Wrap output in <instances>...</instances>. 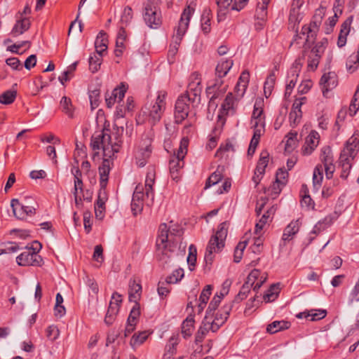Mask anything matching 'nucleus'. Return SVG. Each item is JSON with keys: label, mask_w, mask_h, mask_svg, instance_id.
Returning a JSON list of instances; mask_svg holds the SVG:
<instances>
[{"label": "nucleus", "mask_w": 359, "mask_h": 359, "mask_svg": "<svg viewBox=\"0 0 359 359\" xmlns=\"http://www.w3.org/2000/svg\"><path fill=\"white\" fill-rule=\"evenodd\" d=\"M126 90L127 86L121 83L120 86H117L112 90L111 95L107 93L105 95V102L107 107L111 108L115 102L119 103L121 102L125 96Z\"/></svg>", "instance_id": "2eb2a0df"}, {"label": "nucleus", "mask_w": 359, "mask_h": 359, "mask_svg": "<svg viewBox=\"0 0 359 359\" xmlns=\"http://www.w3.org/2000/svg\"><path fill=\"white\" fill-rule=\"evenodd\" d=\"M271 0H258L255 11V17L260 20H265L267 17L268 5Z\"/></svg>", "instance_id": "e433bc0d"}, {"label": "nucleus", "mask_w": 359, "mask_h": 359, "mask_svg": "<svg viewBox=\"0 0 359 359\" xmlns=\"http://www.w3.org/2000/svg\"><path fill=\"white\" fill-rule=\"evenodd\" d=\"M263 114V109H262V101L261 100H256L255 105H254V109L252 114V118L255 120V123H253V127L257 128L258 127L259 124L264 125L262 123V115Z\"/></svg>", "instance_id": "58836bf2"}, {"label": "nucleus", "mask_w": 359, "mask_h": 359, "mask_svg": "<svg viewBox=\"0 0 359 359\" xmlns=\"http://www.w3.org/2000/svg\"><path fill=\"white\" fill-rule=\"evenodd\" d=\"M142 292V286L140 283L137 282L135 279L130 280L129 282V290H128V298L129 301L135 302L137 304V302L140 298Z\"/></svg>", "instance_id": "a878e982"}, {"label": "nucleus", "mask_w": 359, "mask_h": 359, "mask_svg": "<svg viewBox=\"0 0 359 359\" xmlns=\"http://www.w3.org/2000/svg\"><path fill=\"white\" fill-rule=\"evenodd\" d=\"M144 194L142 188H140L139 186L136 187L131 201V211L135 216L142 211Z\"/></svg>", "instance_id": "f3484780"}, {"label": "nucleus", "mask_w": 359, "mask_h": 359, "mask_svg": "<svg viewBox=\"0 0 359 359\" xmlns=\"http://www.w3.org/2000/svg\"><path fill=\"white\" fill-rule=\"evenodd\" d=\"M353 18L349 16L346 20L341 24V29L339 34L337 46L339 48L344 47L346 43V38L351 30V25L352 24Z\"/></svg>", "instance_id": "5701e85b"}, {"label": "nucleus", "mask_w": 359, "mask_h": 359, "mask_svg": "<svg viewBox=\"0 0 359 359\" xmlns=\"http://www.w3.org/2000/svg\"><path fill=\"white\" fill-rule=\"evenodd\" d=\"M320 161L323 163L322 165L330 164L333 163V155L332 149L330 147H324L321 149Z\"/></svg>", "instance_id": "3c124183"}, {"label": "nucleus", "mask_w": 359, "mask_h": 359, "mask_svg": "<svg viewBox=\"0 0 359 359\" xmlns=\"http://www.w3.org/2000/svg\"><path fill=\"white\" fill-rule=\"evenodd\" d=\"M299 8L300 7H297L296 6H292L290 11V15H289V22L290 23H294V26H295L297 24H299L300 21L302 20V17L299 14ZM294 28V27H293Z\"/></svg>", "instance_id": "13d9d810"}, {"label": "nucleus", "mask_w": 359, "mask_h": 359, "mask_svg": "<svg viewBox=\"0 0 359 359\" xmlns=\"http://www.w3.org/2000/svg\"><path fill=\"white\" fill-rule=\"evenodd\" d=\"M151 334V332H149V330L135 333L130 341L131 347L133 349H135L137 347L141 346L148 339Z\"/></svg>", "instance_id": "7c9ffc66"}, {"label": "nucleus", "mask_w": 359, "mask_h": 359, "mask_svg": "<svg viewBox=\"0 0 359 359\" xmlns=\"http://www.w3.org/2000/svg\"><path fill=\"white\" fill-rule=\"evenodd\" d=\"M100 175V186L107 187L109 174L110 172V161L109 159L104 158L102 165L98 168Z\"/></svg>", "instance_id": "cd10ccee"}, {"label": "nucleus", "mask_w": 359, "mask_h": 359, "mask_svg": "<svg viewBox=\"0 0 359 359\" xmlns=\"http://www.w3.org/2000/svg\"><path fill=\"white\" fill-rule=\"evenodd\" d=\"M156 172L154 168H149L145 180V196L147 198L151 197V201H154V191L153 185L155 183Z\"/></svg>", "instance_id": "b1692460"}, {"label": "nucleus", "mask_w": 359, "mask_h": 359, "mask_svg": "<svg viewBox=\"0 0 359 359\" xmlns=\"http://www.w3.org/2000/svg\"><path fill=\"white\" fill-rule=\"evenodd\" d=\"M339 216V213L334 211V212L325 217L323 219L318 221V222L323 224L325 227L328 228L333 224L334 221L338 219Z\"/></svg>", "instance_id": "774afa93"}, {"label": "nucleus", "mask_w": 359, "mask_h": 359, "mask_svg": "<svg viewBox=\"0 0 359 359\" xmlns=\"http://www.w3.org/2000/svg\"><path fill=\"white\" fill-rule=\"evenodd\" d=\"M269 154L266 150L262 151L260 154L259 159L257 162L255 171L257 173L264 174L265 169L268 165Z\"/></svg>", "instance_id": "a19ab883"}, {"label": "nucleus", "mask_w": 359, "mask_h": 359, "mask_svg": "<svg viewBox=\"0 0 359 359\" xmlns=\"http://www.w3.org/2000/svg\"><path fill=\"white\" fill-rule=\"evenodd\" d=\"M356 140L357 138L352 136L346 143L345 147L340 154L341 159L342 161H353L356 155Z\"/></svg>", "instance_id": "4be33fe9"}, {"label": "nucleus", "mask_w": 359, "mask_h": 359, "mask_svg": "<svg viewBox=\"0 0 359 359\" xmlns=\"http://www.w3.org/2000/svg\"><path fill=\"white\" fill-rule=\"evenodd\" d=\"M339 164L341 167V172L340 177L342 179L346 180L348 177L350 170L352 168L351 161L347 160L344 161L342 159H341V158H339Z\"/></svg>", "instance_id": "052dcab7"}, {"label": "nucleus", "mask_w": 359, "mask_h": 359, "mask_svg": "<svg viewBox=\"0 0 359 359\" xmlns=\"http://www.w3.org/2000/svg\"><path fill=\"white\" fill-rule=\"evenodd\" d=\"M182 234L183 229L177 224L169 226L165 223L160 224L156 242V257L158 261L163 264L168 262Z\"/></svg>", "instance_id": "f257e3e1"}, {"label": "nucleus", "mask_w": 359, "mask_h": 359, "mask_svg": "<svg viewBox=\"0 0 359 359\" xmlns=\"http://www.w3.org/2000/svg\"><path fill=\"white\" fill-rule=\"evenodd\" d=\"M180 339L178 333L173 334L169 339L168 344L165 346V356L168 354L170 355L168 359H170L177 353V346L180 343Z\"/></svg>", "instance_id": "2f4dec72"}, {"label": "nucleus", "mask_w": 359, "mask_h": 359, "mask_svg": "<svg viewBox=\"0 0 359 359\" xmlns=\"http://www.w3.org/2000/svg\"><path fill=\"white\" fill-rule=\"evenodd\" d=\"M209 332V328L207 327V325L205 322H203V325H201L195 336V341L196 343L202 342L205 337V335Z\"/></svg>", "instance_id": "338daca9"}, {"label": "nucleus", "mask_w": 359, "mask_h": 359, "mask_svg": "<svg viewBox=\"0 0 359 359\" xmlns=\"http://www.w3.org/2000/svg\"><path fill=\"white\" fill-rule=\"evenodd\" d=\"M11 206L13 215L18 219H25L28 216H32L35 214V208L34 207L22 204L17 198L11 200Z\"/></svg>", "instance_id": "f8f14e48"}, {"label": "nucleus", "mask_w": 359, "mask_h": 359, "mask_svg": "<svg viewBox=\"0 0 359 359\" xmlns=\"http://www.w3.org/2000/svg\"><path fill=\"white\" fill-rule=\"evenodd\" d=\"M210 10L205 9L201 15V29L205 34L210 31Z\"/></svg>", "instance_id": "09e8293b"}, {"label": "nucleus", "mask_w": 359, "mask_h": 359, "mask_svg": "<svg viewBox=\"0 0 359 359\" xmlns=\"http://www.w3.org/2000/svg\"><path fill=\"white\" fill-rule=\"evenodd\" d=\"M288 177L287 172L283 168H279L276 175V183L273 185V189L276 194L280 193L281 189L280 185L284 186L286 184L287 178Z\"/></svg>", "instance_id": "72a5a7b5"}, {"label": "nucleus", "mask_w": 359, "mask_h": 359, "mask_svg": "<svg viewBox=\"0 0 359 359\" xmlns=\"http://www.w3.org/2000/svg\"><path fill=\"white\" fill-rule=\"evenodd\" d=\"M232 93H229L222 104L220 113L222 115H227L230 111L235 112V104L238 102Z\"/></svg>", "instance_id": "bb28decb"}, {"label": "nucleus", "mask_w": 359, "mask_h": 359, "mask_svg": "<svg viewBox=\"0 0 359 359\" xmlns=\"http://www.w3.org/2000/svg\"><path fill=\"white\" fill-rule=\"evenodd\" d=\"M118 312V311L116 306H114L113 304L112 306H109L104 318V323L107 325H111L115 320Z\"/></svg>", "instance_id": "6e6d98bb"}, {"label": "nucleus", "mask_w": 359, "mask_h": 359, "mask_svg": "<svg viewBox=\"0 0 359 359\" xmlns=\"http://www.w3.org/2000/svg\"><path fill=\"white\" fill-rule=\"evenodd\" d=\"M88 94L92 109L97 108L100 104V90L99 89L89 90Z\"/></svg>", "instance_id": "bf43d9fd"}, {"label": "nucleus", "mask_w": 359, "mask_h": 359, "mask_svg": "<svg viewBox=\"0 0 359 359\" xmlns=\"http://www.w3.org/2000/svg\"><path fill=\"white\" fill-rule=\"evenodd\" d=\"M167 93L163 90L158 92V95L154 103L147 109L148 111H143L148 115V121L151 125L159 122L165 109V98Z\"/></svg>", "instance_id": "39448f33"}, {"label": "nucleus", "mask_w": 359, "mask_h": 359, "mask_svg": "<svg viewBox=\"0 0 359 359\" xmlns=\"http://www.w3.org/2000/svg\"><path fill=\"white\" fill-rule=\"evenodd\" d=\"M326 315L327 311L325 309H311L308 312L300 313L297 316L299 318L303 317L306 318H310V320L316 321L323 319Z\"/></svg>", "instance_id": "c756f323"}, {"label": "nucleus", "mask_w": 359, "mask_h": 359, "mask_svg": "<svg viewBox=\"0 0 359 359\" xmlns=\"http://www.w3.org/2000/svg\"><path fill=\"white\" fill-rule=\"evenodd\" d=\"M201 76L198 72H195L189 76L187 90L185 94L181 96L186 97V99L192 104H198L201 100Z\"/></svg>", "instance_id": "6e6552de"}, {"label": "nucleus", "mask_w": 359, "mask_h": 359, "mask_svg": "<svg viewBox=\"0 0 359 359\" xmlns=\"http://www.w3.org/2000/svg\"><path fill=\"white\" fill-rule=\"evenodd\" d=\"M358 94H359V86L358 87V88L353 95V97L352 98V100L351 102V104H350V106L348 108V113L351 116H355L359 109L358 102Z\"/></svg>", "instance_id": "0e129e2a"}, {"label": "nucleus", "mask_w": 359, "mask_h": 359, "mask_svg": "<svg viewBox=\"0 0 359 359\" xmlns=\"http://www.w3.org/2000/svg\"><path fill=\"white\" fill-rule=\"evenodd\" d=\"M106 33L104 31H100L95 41V53L97 54L102 55L107 48V39L105 37Z\"/></svg>", "instance_id": "c9c22d12"}, {"label": "nucleus", "mask_w": 359, "mask_h": 359, "mask_svg": "<svg viewBox=\"0 0 359 359\" xmlns=\"http://www.w3.org/2000/svg\"><path fill=\"white\" fill-rule=\"evenodd\" d=\"M16 95V90H6L0 95V103L10 104L15 101Z\"/></svg>", "instance_id": "603ef678"}, {"label": "nucleus", "mask_w": 359, "mask_h": 359, "mask_svg": "<svg viewBox=\"0 0 359 359\" xmlns=\"http://www.w3.org/2000/svg\"><path fill=\"white\" fill-rule=\"evenodd\" d=\"M302 67V60L300 58L296 59L288 72V79L290 80L288 83L286 85L285 93V95H290L291 94L292 90L295 86L296 83L297 81V79L301 71Z\"/></svg>", "instance_id": "4468645a"}, {"label": "nucleus", "mask_w": 359, "mask_h": 359, "mask_svg": "<svg viewBox=\"0 0 359 359\" xmlns=\"http://www.w3.org/2000/svg\"><path fill=\"white\" fill-rule=\"evenodd\" d=\"M224 247V244L222 242L217 240L216 241H212V237L210 238L208 244L206 248L205 254V261L206 264H211L213 261V254L219 252Z\"/></svg>", "instance_id": "412c9836"}, {"label": "nucleus", "mask_w": 359, "mask_h": 359, "mask_svg": "<svg viewBox=\"0 0 359 359\" xmlns=\"http://www.w3.org/2000/svg\"><path fill=\"white\" fill-rule=\"evenodd\" d=\"M140 315V307L138 304H135L130 312L129 316L127 320L128 324H133L136 325L137 319Z\"/></svg>", "instance_id": "69168bd1"}, {"label": "nucleus", "mask_w": 359, "mask_h": 359, "mask_svg": "<svg viewBox=\"0 0 359 359\" xmlns=\"http://www.w3.org/2000/svg\"><path fill=\"white\" fill-rule=\"evenodd\" d=\"M276 82V74L272 72L266 78L264 85V93L266 97H269L273 89Z\"/></svg>", "instance_id": "49530a36"}, {"label": "nucleus", "mask_w": 359, "mask_h": 359, "mask_svg": "<svg viewBox=\"0 0 359 359\" xmlns=\"http://www.w3.org/2000/svg\"><path fill=\"white\" fill-rule=\"evenodd\" d=\"M60 107L62 111L64 114H65L69 118H73L74 117V107L69 97L67 96H63L60 102Z\"/></svg>", "instance_id": "f704fd0d"}, {"label": "nucleus", "mask_w": 359, "mask_h": 359, "mask_svg": "<svg viewBox=\"0 0 359 359\" xmlns=\"http://www.w3.org/2000/svg\"><path fill=\"white\" fill-rule=\"evenodd\" d=\"M197 259V249L196 246L191 244L189 248V255L187 257V264L190 271L194 269Z\"/></svg>", "instance_id": "8fccbe9b"}, {"label": "nucleus", "mask_w": 359, "mask_h": 359, "mask_svg": "<svg viewBox=\"0 0 359 359\" xmlns=\"http://www.w3.org/2000/svg\"><path fill=\"white\" fill-rule=\"evenodd\" d=\"M227 227L226 222L221 223L217 228V230L214 236H212V241H216L218 240L224 244V241L227 236Z\"/></svg>", "instance_id": "37998d69"}, {"label": "nucleus", "mask_w": 359, "mask_h": 359, "mask_svg": "<svg viewBox=\"0 0 359 359\" xmlns=\"http://www.w3.org/2000/svg\"><path fill=\"white\" fill-rule=\"evenodd\" d=\"M320 135L316 130H312L306 137L305 143L302 147V154L304 155H310L318 145Z\"/></svg>", "instance_id": "aec40b11"}, {"label": "nucleus", "mask_w": 359, "mask_h": 359, "mask_svg": "<svg viewBox=\"0 0 359 359\" xmlns=\"http://www.w3.org/2000/svg\"><path fill=\"white\" fill-rule=\"evenodd\" d=\"M301 223L299 219L292 221L284 229L282 240L285 242L290 241L299 230Z\"/></svg>", "instance_id": "393cba45"}, {"label": "nucleus", "mask_w": 359, "mask_h": 359, "mask_svg": "<svg viewBox=\"0 0 359 359\" xmlns=\"http://www.w3.org/2000/svg\"><path fill=\"white\" fill-rule=\"evenodd\" d=\"M278 287L276 285H272L267 292L264 294L263 299L266 302L273 301L278 296Z\"/></svg>", "instance_id": "680f3d73"}, {"label": "nucleus", "mask_w": 359, "mask_h": 359, "mask_svg": "<svg viewBox=\"0 0 359 359\" xmlns=\"http://www.w3.org/2000/svg\"><path fill=\"white\" fill-rule=\"evenodd\" d=\"M143 18L146 25L151 29H157L162 24L161 10L154 1L148 0L144 4Z\"/></svg>", "instance_id": "423d86ee"}, {"label": "nucleus", "mask_w": 359, "mask_h": 359, "mask_svg": "<svg viewBox=\"0 0 359 359\" xmlns=\"http://www.w3.org/2000/svg\"><path fill=\"white\" fill-rule=\"evenodd\" d=\"M122 142L119 137L116 138V142H113L110 135V130L103 128L92 136L90 146L95 151L93 158L98 154V151L100 149H102L104 157L111 158L119 151Z\"/></svg>", "instance_id": "7ed1b4c3"}, {"label": "nucleus", "mask_w": 359, "mask_h": 359, "mask_svg": "<svg viewBox=\"0 0 359 359\" xmlns=\"http://www.w3.org/2000/svg\"><path fill=\"white\" fill-rule=\"evenodd\" d=\"M30 27V21L27 18H20L17 20L16 23L13 26L11 34L14 36H17L23 34L25 32L28 30Z\"/></svg>", "instance_id": "c85d7f7f"}, {"label": "nucleus", "mask_w": 359, "mask_h": 359, "mask_svg": "<svg viewBox=\"0 0 359 359\" xmlns=\"http://www.w3.org/2000/svg\"><path fill=\"white\" fill-rule=\"evenodd\" d=\"M321 22H322L318 20L312 18L309 25H304L302 27L301 34L303 36L306 35L304 47H306L309 43H313L315 41Z\"/></svg>", "instance_id": "ddd939ff"}, {"label": "nucleus", "mask_w": 359, "mask_h": 359, "mask_svg": "<svg viewBox=\"0 0 359 359\" xmlns=\"http://www.w3.org/2000/svg\"><path fill=\"white\" fill-rule=\"evenodd\" d=\"M102 55L93 53L90 55L88 62H89V69L92 73L97 72L102 64Z\"/></svg>", "instance_id": "79ce46f5"}, {"label": "nucleus", "mask_w": 359, "mask_h": 359, "mask_svg": "<svg viewBox=\"0 0 359 359\" xmlns=\"http://www.w3.org/2000/svg\"><path fill=\"white\" fill-rule=\"evenodd\" d=\"M195 6L196 4L194 2H191L186 6L181 15L178 25L175 28L172 41L170 46L168 53V61L170 63L173 62L175 60V57L178 52L179 46L183 36L187 31L191 18L195 11Z\"/></svg>", "instance_id": "f03ea898"}, {"label": "nucleus", "mask_w": 359, "mask_h": 359, "mask_svg": "<svg viewBox=\"0 0 359 359\" xmlns=\"http://www.w3.org/2000/svg\"><path fill=\"white\" fill-rule=\"evenodd\" d=\"M194 320L193 318H187L182 324V334L184 339L191 336Z\"/></svg>", "instance_id": "c03bdc74"}, {"label": "nucleus", "mask_w": 359, "mask_h": 359, "mask_svg": "<svg viewBox=\"0 0 359 359\" xmlns=\"http://www.w3.org/2000/svg\"><path fill=\"white\" fill-rule=\"evenodd\" d=\"M227 86L224 85V81L221 79H215L213 83L210 84L206 88L207 96L216 97L221 98L226 91Z\"/></svg>", "instance_id": "a211bd4d"}, {"label": "nucleus", "mask_w": 359, "mask_h": 359, "mask_svg": "<svg viewBox=\"0 0 359 359\" xmlns=\"http://www.w3.org/2000/svg\"><path fill=\"white\" fill-rule=\"evenodd\" d=\"M233 308V302L226 304L222 308L216 313L214 319H218L219 320H224V324L227 320L230 312Z\"/></svg>", "instance_id": "a18cd8bd"}, {"label": "nucleus", "mask_w": 359, "mask_h": 359, "mask_svg": "<svg viewBox=\"0 0 359 359\" xmlns=\"http://www.w3.org/2000/svg\"><path fill=\"white\" fill-rule=\"evenodd\" d=\"M327 39L324 38L320 41L318 42L311 50V55L322 57L327 45Z\"/></svg>", "instance_id": "864d4df0"}, {"label": "nucleus", "mask_w": 359, "mask_h": 359, "mask_svg": "<svg viewBox=\"0 0 359 359\" xmlns=\"http://www.w3.org/2000/svg\"><path fill=\"white\" fill-rule=\"evenodd\" d=\"M250 80V73L248 71H243L238 81L235 86L234 88V93H235V97L237 100H240L245 95L248 83Z\"/></svg>", "instance_id": "6ab92c4d"}, {"label": "nucleus", "mask_w": 359, "mask_h": 359, "mask_svg": "<svg viewBox=\"0 0 359 359\" xmlns=\"http://www.w3.org/2000/svg\"><path fill=\"white\" fill-rule=\"evenodd\" d=\"M35 247H32L27 251L22 252L16 257V262L20 266H39L42 264L43 259L38 255V252L41 248V245L38 241H34Z\"/></svg>", "instance_id": "0eeeda50"}, {"label": "nucleus", "mask_w": 359, "mask_h": 359, "mask_svg": "<svg viewBox=\"0 0 359 359\" xmlns=\"http://www.w3.org/2000/svg\"><path fill=\"white\" fill-rule=\"evenodd\" d=\"M189 140L182 138L180 146L169 160V170L172 180L178 181L180 178L181 169L184 165V158L187 154Z\"/></svg>", "instance_id": "20e7f679"}, {"label": "nucleus", "mask_w": 359, "mask_h": 359, "mask_svg": "<svg viewBox=\"0 0 359 359\" xmlns=\"http://www.w3.org/2000/svg\"><path fill=\"white\" fill-rule=\"evenodd\" d=\"M338 84L337 74L333 72L324 74L320 79V85L324 97H327L329 91L334 89Z\"/></svg>", "instance_id": "dca6fc26"}, {"label": "nucleus", "mask_w": 359, "mask_h": 359, "mask_svg": "<svg viewBox=\"0 0 359 359\" xmlns=\"http://www.w3.org/2000/svg\"><path fill=\"white\" fill-rule=\"evenodd\" d=\"M323 179V167L321 164H318L313 170V187L316 191H318L321 187Z\"/></svg>", "instance_id": "4c0bfd02"}, {"label": "nucleus", "mask_w": 359, "mask_h": 359, "mask_svg": "<svg viewBox=\"0 0 359 359\" xmlns=\"http://www.w3.org/2000/svg\"><path fill=\"white\" fill-rule=\"evenodd\" d=\"M151 139L147 135H144L135 151V156L137 165L144 167L151 154Z\"/></svg>", "instance_id": "1a4fd4ad"}, {"label": "nucleus", "mask_w": 359, "mask_h": 359, "mask_svg": "<svg viewBox=\"0 0 359 359\" xmlns=\"http://www.w3.org/2000/svg\"><path fill=\"white\" fill-rule=\"evenodd\" d=\"M222 179V175L219 172L218 169L214 172L206 180L204 189H207L210 187L217 184Z\"/></svg>", "instance_id": "5fc2aeb1"}, {"label": "nucleus", "mask_w": 359, "mask_h": 359, "mask_svg": "<svg viewBox=\"0 0 359 359\" xmlns=\"http://www.w3.org/2000/svg\"><path fill=\"white\" fill-rule=\"evenodd\" d=\"M221 301V297H217V294H216L208 305L205 316V320H207L210 317H212L214 315V312L219 306Z\"/></svg>", "instance_id": "de8ad7c7"}, {"label": "nucleus", "mask_w": 359, "mask_h": 359, "mask_svg": "<svg viewBox=\"0 0 359 359\" xmlns=\"http://www.w3.org/2000/svg\"><path fill=\"white\" fill-rule=\"evenodd\" d=\"M189 101L186 97L180 96L176 100L174 111L175 123L180 124L184 121L189 112Z\"/></svg>", "instance_id": "9d476101"}, {"label": "nucleus", "mask_w": 359, "mask_h": 359, "mask_svg": "<svg viewBox=\"0 0 359 359\" xmlns=\"http://www.w3.org/2000/svg\"><path fill=\"white\" fill-rule=\"evenodd\" d=\"M170 284V283H167L166 279L164 282L159 281L158 284L157 291L158 295L161 298L165 297L170 293L171 290L170 287L169 286Z\"/></svg>", "instance_id": "e2e57ef3"}, {"label": "nucleus", "mask_w": 359, "mask_h": 359, "mask_svg": "<svg viewBox=\"0 0 359 359\" xmlns=\"http://www.w3.org/2000/svg\"><path fill=\"white\" fill-rule=\"evenodd\" d=\"M260 271L258 269L252 270L247 277L246 281L241 287L238 294L236 296L233 302H240L241 301L247 298L248 293L250 291L251 287L255 283V281L259 277Z\"/></svg>", "instance_id": "9b49d317"}, {"label": "nucleus", "mask_w": 359, "mask_h": 359, "mask_svg": "<svg viewBox=\"0 0 359 359\" xmlns=\"http://www.w3.org/2000/svg\"><path fill=\"white\" fill-rule=\"evenodd\" d=\"M184 270L181 268L175 269L171 275L166 278L167 283L175 284L180 282L184 277Z\"/></svg>", "instance_id": "4d7b16f0"}, {"label": "nucleus", "mask_w": 359, "mask_h": 359, "mask_svg": "<svg viewBox=\"0 0 359 359\" xmlns=\"http://www.w3.org/2000/svg\"><path fill=\"white\" fill-rule=\"evenodd\" d=\"M290 326V323L288 321L276 320L268 325L266 331L270 334H275L279 331L288 329Z\"/></svg>", "instance_id": "ea45409f"}, {"label": "nucleus", "mask_w": 359, "mask_h": 359, "mask_svg": "<svg viewBox=\"0 0 359 359\" xmlns=\"http://www.w3.org/2000/svg\"><path fill=\"white\" fill-rule=\"evenodd\" d=\"M233 60H226L224 61L219 62L215 69V74L217 76L216 79H222L224 77L230 69L233 66Z\"/></svg>", "instance_id": "473e14b6"}]
</instances>
